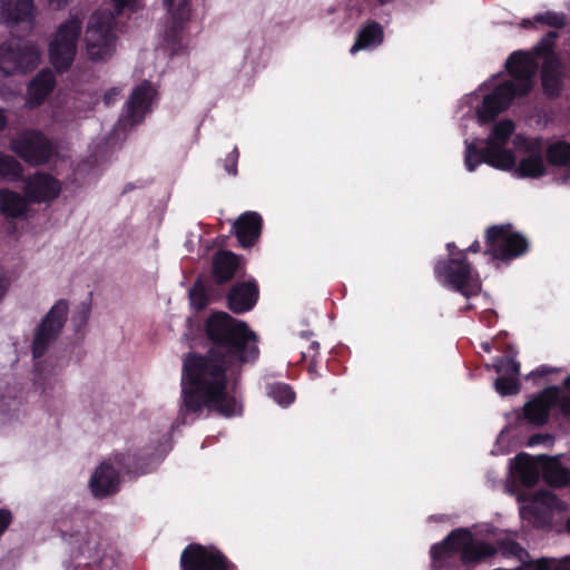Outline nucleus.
<instances>
[{
  "mask_svg": "<svg viewBox=\"0 0 570 570\" xmlns=\"http://www.w3.org/2000/svg\"><path fill=\"white\" fill-rule=\"evenodd\" d=\"M434 276L443 286L460 293L468 299L478 296L481 292L478 273L465 257V252H458L456 257L439 259L434 265Z\"/></svg>",
  "mask_w": 570,
  "mask_h": 570,
  "instance_id": "4",
  "label": "nucleus"
},
{
  "mask_svg": "<svg viewBox=\"0 0 570 570\" xmlns=\"http://www.w3.org/2000/svg\"><path fill=\"white\" fill-rule=\"evenodd\" d=\"M238 157L239 153L238 149L235 147L225 158L224 167L228 175H237Z\"/></svg>",
  "mask_w": 570,
  "mask_h": 570,
  "instance_id": "43",
  "label": "nucleus"
},
{
  "mask_svg": "<svg viewBox=\"0 0 570 570\" xmlns=\"http://www.w3.org/2000/svg\"><path fill=\"white\" fill-rule=\"evenodd\" d=\"M81 29L82 21L78 17H70L58 27L48 49L50 63L57 72L63 73L72 66Z\"/></svg>",
  "mask_w": 570,
  "mask_h": 570,
  "instance_id": "6",
  "label": "nucleus"
},
{
  "mask_svg": "<svg viewBox=\"0 0 570 570\" xmlns=\"http://www.w3.org/2000/svg\"><path fill=\"white\" fill-rule=\"evenodd\" d=\"M115 13L109 10H97L88 20L85 32L87 55L92 61H105L115 52L116 36L114 32L116 16L122 13L135 0H112Z\"/></svg>",
  "mask_w": 570,
  "mask_h": 570,
  "instance_id": "2",
  "label": "nucleus"
},
{
  "mask_svg": "<svg viewBox=\"0 0 570 570\" xmlns=\"http://www.w3.org/2000/svg\"><path fill=\"white\" fill-rule=\"evenodd\" d=\"M22 165L14 157L0 151V178L17 181L22 178Z\"/></svg>",
  "mask_w": 570,
  "mask_h": 570,
  "instance_id": "34",
  "label": "nucleus"
},
{
  "mask_svg": "<svg viewBox=\"0 0 570 570\" xmlns=\"http://www.w3.org/2000/svg\"><path fill=\"white\" fill-rule=\"evenodd\" d=\"M485 164L497 169L511 170L515 166V155L512 150L505 149L504 146L491 142L487 145Z\"/></svg>",
  "mask_w": 570,
  "mask_h": 570,
  "instance_id": "28",
  "label": "nucleus"
},
{
  "mask_svg": "<svg viewBox=\"0 0 570 570\" xmlns=\"http://www.w3.org/2000/svg\"><path fill=\"white\" fill-rule=\"evenodd\" d=\"M383 40L384 31L382 26L376 21H370L357 32L355 42L351 48V53L354 55L360 50L377 47Z\"/></svg>",
  "mask_w": 570,
  "mask_h": 570,
  "instance_id": "25",
  "label": "nucleus"
},
{
  "mask_svg": "<svg viewBox=\"0 0 570 570\" xmlns=\"http://www.w3.org/2000/svg\"><path fill=\"white\" fill-rule=\"evenodd\" d=\"M318 348H320L318 342H316V341L312 342L308 346V354L311 356L314 355L316 357V355L318 354Z\"/></svg>",
  "mask_w": 570,
  "mask_h": 570,
  "instance_id": "54",
  "label": "nucleus"
},
{
  "mask_svg": "<svg viewBox=\"0 0 570 570\" xmlns=\"http://www.w3.org/2000/svg\"><path fill=\"white\" fill-rule=\"evenodd\" d=\"M534 22L546 24L556 29H562L567 26V16L562 12L546 11L534 16L533 20L524 19L521 23L524 28H532Z\"/></svg>",
  "mask_w": 570,
  "mask_h": 570,
  "instance_id": "32",
  "label": "nucleus"
},
{
  "mask_svg": "<svg viewBox=\"0 0 570 570\" xmlns=\"http://www.w3.org/2000/svg\"><path fill=\"white\" fill-rule=\"evenodd\" d=\"M554 560L541 558L535 561L533 570H553Z\"/></svg>",
  "mask_w": 570,
  "mask_h": 570,
  "instance_id": "48",
  "label": "nucleus"
},
{
  "mask_svg": "<svg viewBox=\"0 0 570 570\" xmlns=\"http://www.w3.org/2000/svg\"><path fill=\"white\" fill-rule=\"evenodd\" d=\"M492 367L498 374L504 376H519L520 374V363L514 358V355L495 357Z\"/></svg>",
  "mask_w": 570,
  "mask_h": 570,
  "instance_id": "38",
  "label": "nucleus"
},
{
  "mask_svg": "<svg viewBox=\"0 0 570 570\" xmlns=\"http://www.w3.org/2000/svg\"><path fill=\"white\" fill-rule=\"evenodd\" d=\"M481 347L484 352L490 353L491 352V343L490 342H482Z\"/></svg>",
  "mask_w": 570,
  "mask_h": 570,
  "instance_id": "58",
  "label": "nucleus"
},
{
  "mask_svg": "<svg viewBox=\"0 0 570 570\" xmlns=\"http://www.w3.org/2000/svg\"><path fill=\"white\" fill-rule=\"evenodd\" d=\"M28 203L19 193L11 189H0V213L7 218L22 217Z\"/></svg>",
  "mask_w": 570,
  "mask_h": 570,
  "instance_id": "27",
  "label": "nucleus"
},
{
  "mask_svg": "<svg viewBox=\"0 0 570 570\" xmlns=\"http://www.w3.org/2000/svg\"><path fill=\"white\" fill-rule=\"evenodd\" d=\"M185 24L178 22H170L165 32V40L170 45L174 51H177L181 43V35Z\"/></svg>",
  "mask_w": 570,
  "mask_h": 570,
  "instance_id": "42",
  "label": "nucleus"
},
{
  "mask_svg": "<svg viewBox=\"0 0 570 570\" xmlns=\"http://www.w3.org/2000/svg\"><path fill=\"white\" fill-rule=\"evenodd\" d=\"M563 386L570 392V375L563 381Z\"/></svg>",
  "mask_w": 570,
  "mask_h": 570,
  "instance_id": "59",
  "label": "nucleus"
},
{
  "mask_svg": "<svg viewBox=\"0 0 570 570\" xmlns=\"http://www.w3.org/2000/svg\"><path fill=\"white\" fill-rule=\"evenodd\" d=\"M505 69L517 86L515 91L521 96H527L533 88V77L537 70L532 57L525 51H514L507 59Z\"/></svg>",
  "mask_w": 570,
  "mask_h": 570,
  "instance_id": "14",
  "label": "nucleus"
},
{
  "mask_svg": "<svg viewBox=\"0 0 570 570\" xmlns=\"http://www.w3.org/2000/svg\"><path fill=\"white\" fill-rule=\"evenodd\" d=\"M56 86V77L50 69L40 70L27 88V104L38 107L45 102Z\"/></svg>",
  "mask_w": 570,
  "mask_h": 570,
  "instance_id": "21",
  "label": "nucleus"
},
{
  "mask_svg": "<svg viewBox=\"0 0 570 570\" xmlns=\"http://www.w3.org/2000/svg\"><path fill=\"white\" fill-rule=\"evenodd\" d=\"M556 406L560 409V412L563 416L570 417V396L569 395H560L558 391V401L556 402Z\"/></svg>",
  "mask_w": 570,
  "mask_h": 570,
  "instance_id": "45",
  "label": "nucleus"
},
{
  "mask_svg": "<svg viewBox=\"0 0 570 570\" xmlns=\"http://www.w3.org/2000/svg\"><path fill=\"white\" fill-rule=\"evenodd\" d=\"M515 473L519 475L521 483L527 488L534 487L540 479L538 462L543 463L550 461L548 455L531 456L528 453H519L515 458Z\"/></svg>",
  "mask_w": 570,
  "mask_h": 570,
  "instance_id": "23",
  "label": "nucleus"
},
{
  "mask_svg": "<svg viewBox=\"0 0 570 570\" xmlns=\"http://www.w3.org/2000/svg\"><path fill=\"white\" fill-rule=\"evenodd\" d=\"M481 250V245L479 240H474L466 249H460L459 252H465V256L469 253L475 254Z\"/></svg>",
  "mask_w": 570,
  "mask_h": 570,
  "instance_id": "52",
  "label": "nucleus"
},
{
  "mask_svg": "<svg viewBox=\"0 0 570 570\" xmlns=\"http://www.w3.org/2000/svg\"><path fill=\"white\" fill-rule=\"evenodd\" d=\"M561 59L543 61L541 67V86L543 94L551 99L558 98L563 89Z\"/></svg>",
  "mask_w": 570,
  "mask_h": 570,
  "instance_id": "22",
  "label": "nucleus"
},
{
  "mask_svg": "<svg viewBox=\"0 0 570 570\" xmlns=\"http://www.w3.org/2000/svg\"><path fill=\"white\" fill-rule=\"evenodd\" d=\"M494 389L502 396L517 395L521 390V383H520L518 376L500 375L494 381Z\"/></svg>",
  "mask_w": 570,
  "mask_h": 570,
  "instance_id": "39",
  "label": "nucleus"
},
{
  "mask_svg": "<svg viewBox=\"0 0 570 570\" xmlns=\"http://www.w3.org/2000/svg\"><path fill=\"white\" fill-rule=\"evenodd\" d=\"M550 371L546 367V366H540L539 368H537L535 371L531 372V376H544L549 373Z\"/></svg>",
  "mask_w": 570,
  "mask_h": 570,
  "instance_id": "55",
  "label": "nucleus"
},
{
  "mask_svg": "<svg viewBox=\"0 0 570 570\" xmlns=\"http://www.w3.org/2000/svg\"><path fill=\"white\" fill-rule=\"evenodd\" d=\"M543 476L550 485L556 488H562L570 484V471L561 465L546 466Z\"/></svg>",
  "mask_w": 570,
  "mask_h": 570,
  "instance_id": "36",
  "label": "nucleus"
},
{
  "mask_svg": "<svg viewBox=\"0 0 570 570\" xmlns=\"http://www.w3.org/2000/svg\"><path fill=\"white\" fill-rule=\"evenodd\" d=\"M497 550L500 551L503 557H515L519 560H523V557L528 554L519 542L510 539L499 541Z\"/></svg>",
  "mask_w": 570,
  "mask_h": 570,
  "instance_id": "40",
  "label": "nucleus"
},
{
  "mask_svg": "<svg viewBox=\"0 0 570 570\" xmlns=\"http://www.w3.org/2000/svg\"><path fill=\"white\" fill-rule=\"evenodd\" d=\"M39 60L40 51L30 40L16 38L0 45V70L7 76L32 71Z\"/></svg>",
  "mask_w": 570,
  "mask_h": 570,
  "instance_id": "8",
  "label": "nucleus"
},
{
  "mask_svg": "<svg viewBox=\"0 0 570 570\" xmlns=\"http://www.w3.org/2000/svg\"><path fill=\"white\" fill-rule=\"evenodd\" d=\"M472 535L468 528H458L452 530L441 542L434 543L430 550L433 569L442 570L446 566L448 559L458 552L461 557L472 541Z\"/></svg>",
  "mask_w": 570,
  "mask_h": 570,
  "instance_id": "13",
  "label": "nucleus"
},
{
  "mask_svg": "<svg viewBox=\"0 0 570 570\" xmlns=\"http://www.w3.org/2000/svg\"><path fill=\"white\" fill-rule=\"evenodd\" d=\"M515 125L511 119H503L497 122L493 126L491 135L487 139V145L489 144H500V146H505L511 135L514 132Z\"/></svg>",
  "mask_w": 570,
  "mask_h": 570,
  "instance_id": "35",
  "label": "nucleus"
},
{
  "mask_svg": "<svg viewBox=\"0 0 570 570\" xmlns=\"http://www.w3.org/2000/svg\"><path fill=\"white\" fill-rule=\"evenodd\" d=\"M175 0H164L166 7H171Z\"/></svg>",
  "mask_w": 570,
  "mask_h": 570,
  "instance_id": "60",
  "label": "nucleus"
},
{
  "mask_svg": "<svg viewBox=\"0 0 570 570\" xmlns=\"http://www.w3.org/2000/svg\"><path fill=\"white\" fill-rule=\"evenodd\" d=\"M546 159L551 166H570V142L557 140L550 144L546 149Z\"/></svg>",
  "mask_w": 570,
  "mask_h": 570,
  "instance_id": "30",
  "label": "nucleus"
},
{
  "mask_svg": "<svg viewBox=\"0 0 570 570\" xmlns=\"http://www.w3.org/2000/svg\"><path fill=\"white\" fill-rule=\"evenodd\" d=\"M151 99V85L144 81L136 86L126 102V121L131 126L142 120L149 108Z\"/></svg>",
  "mask_w": 570,
  "mask_h": 570,
  "instance_id": "20",
  "label": "nucleus"
},
{
  "mask_svg": "<svg viewBox=\"0 0 570 570\" xmlns=\"http://www.w3.org/2000/svg\"><path fill=\"white\" fill-rule=\"evenodd\" d=\"M36 8L33 0H0V22L9 28L21 23H33Z\"/></svg>",
  "mask_w": 570,
  "mask_h": 570,
  "instance_id": "19",
  "label": "nucleus"
},
{
  "mask_svg": "<svg viewBox=\"0 0 570 570\" xmlns=\"http://www.w3.org/2000/svg\"><path fill=\"white\" fill-rule=\"evenodd\" d=\"M181 570H238L219 549L200 543L188 544L180 554Z\"/></svg>",
  "mask_w": 570,
  "mask_h": 570,
  "instance_id": "9",
  "label": "nucleus"
},
{
  "mask_svg": "<svg viewBox=\"0 0 570 570\" xmlns=\"http://www.w3.org/2000/svg\"><path fill=\"white\" fill-rule=\"evenodd\" d=\"M553 570H570V557H566L558 562L554 561Z\"/></svg>",
  "mask_w": 570,
  "mask_h": 570,
  "instance_id": "49",
  "label": "nucleus"
},
{
  "mask_svg": "<svg viewBox=\"0 0 570 570\" xmlns=\"http://www.w3.org/2000/svg\"><path fill=\"white\" fill-rule=\"evenodd\" d=\"M48 6L55 10H60L66 7L68 0H46Z\"/></svg>",
  "mask_w": 570,
  "mask_h": 570,
  "instance_id": "50",
  "label": "nucleus"
},
{
  "mask_svg": "<svg viewBox=\"0 0 570 570\" xmlns=\"http://www.w3.org/2000/svg\"><path fill=\"white\" fill-rule=\"evenodd\" d=\"M259 298V288L254 278L232 285L226 294L227 307L235 314H244L254 308Z\"/></svg>",
  "mask_w": 570,
  "mask_h": 570,
  "instance_id": "16",
  "label": "nucleus"
},
{
  "mask_svg": "<svg viewBox=\"0 0 570 570\" xmlns=\"http://www.w3.org/2000/svg\"><path fill=\"white\" fill-rule=\"evenodd\" d=\"M9 285L10 283L8 277L6 276V272L3 267L0 265V301L6 296Z\"/></svg>",
  "mask_w": 570,
  "mask_h": 570,
  "instance_id": "47",
  "label": "nucleus"
},
{
  "mask_svg": "<svg viewBox=\"0 0 570 570\" xmlns=\"http://www.w3.org/2000/svg\"><path fill=\"white\" fill-rule=\"evenodd\" d=\"M267 395L272 397L278 405L283 407L294 403L296 394L293 387L283 382H275L267 385Z\"/></svg>",
  "mask_w": 570,
  "mask_h": 570,
  "instance_id": "31",
  "label": "nucleus"
},
{
  "mask_svg": "<svg viewBox=\"0 0 570 570\" xmlns=\"http://www.w3.org/2000/svg\"><path fill=\"white\" fill-rule=\"evenodd\" d=\"M90 315V306L82 303L73 315V321L77 323L78 330L85 326Z\"/></svg>",
  "mask_w": 570,
  "mask_h": 570,
  "instance_id": "44",
  "label": "nucleus"
},
{
  "mask_svg": "<svg viewBox=\"0 0 570 570\" xmlns=\"http://www.w3.org/2000/svg\"><path fill=\"white\" fill-rule=\"evenodd\" d=\"M558 401V387L549 386L541 391L533 399L528 401L523 406L524 419L533 425H544L549 417L551 410L556 406Z\"/></svg>",
  "mask_w": 570,
  "mask_h": 570,
  "instance_id": "15",
  "label": "nucleus"
},
{
  "mask_svg": "<svg viewBox=\"0 0 570 570\" xmlns=\"http://www.w3.org/2000/svg\"><path fill=\"white\" fill-rule=\"evenodd\" d=\"M8 120L4 110L0 108V131L7 127Z\"/></svg>",
  "mask_w": 570,
  "mask_h": 570,
  "instance_id": "56",
  "label": "nucleus"
},
{
  "mask_svg": "<svg viewBox=\"0 0 570 570\" xmlns=\"http://www.w3.org/2000/svg\"><path fill=\"white\" fill-rule=\"evenodd\" d=\"M547 434H533L529 438L528 444L530 446L541 443L543 440L548 439Z\"/></svg>",
  "mask_w": 570,
  "mask_h": 570,
  "instance_id": "51",
  "label": "nucleus"
},
{
  "mask_svg": "<svg viewBox=\"0 0 570 570\" xmlns=\"http://www.w3.org/2000/svg\"><path fill=\"white\" fill-rule=\"evenodd\" d=\"M119 95H120V89L118 87L110 88L109 90H107L104 94V97H102L104 104L107 107L114 105L117 101Z\"/></svg>",
  "mask_w": 570,
  "mask_h": 570,
  "instance_id": "46",
  "label": "nucleus"
},
{
  "mask_svg": "<svg viewBox=\"0 0 570 570\" xmlns=\"http://www.w3.org/2000/svg\"><path fill=\"white\" fill-rule=\"evenodd\" d=\"M465 146L464 165L469 171H474L480 164L485 163L487 147L480 148L475 142L469 141H465Z\"/></svg>",
  "mask_w": 570,
  "mask_h": 570,
  "instance_id": "37",
  "label": "nucleus"
},
{
  "mask_svg": "<svg viewBox=\"0 0 570 570\" xmlns=\"http://www.w3.org/2000/svg\"><path fill=\"white\" fill-rule=\"evenodd\" d=\"M512 80L499 83L490 94L485 95L476 108L478 119L481 124L492 122L501 112L510 108L515 98L522 97L515 91Z\"/></svg>",
  "mask_w": 570,
  "mask_h": 570,
  "instance_id": "11",
  "label": "nucleus"
},
{
  "mask_svg": "<svg viewBox=\"0 0 570 570\" xmlns=\"http://www.w3.org/2000/svg\"><path fill=\"white\" fill-rule=\"evenodd\" d=\"M246 259L228 249L217 250L212 258V283L220 287L229 284L236 276H245Z\"/></svg>",
  "mask_w": 570,
  "mask_h": 570,
  "instance_id": "12",
  "label": "nucleus"
},
{
  "mask_svg": "<svg viewBox=\"0 0 570 570\" xmlns=\"http://www.w3.org/2000/svg\"><path fill=\"white\" fill-rule=\"evenodd\" d=\"M68 302L63 298L57 301L55 305L45 315L35 330L31 352L35 360L36 381L45 384L46 368L41 360L50 345L58 340L68 316Z\"/></svg>",
  "mask_w": 570,
  "mask_h": 570,
  "instance_id": "3",
  "label": "nucleus"
},
{
  "mask_svg": "<svg viewBox=\"0 0 570 570\" xmlns=\"http://www.w3.org/2000/svg\"><path fill=\"white\" fill-rule=\"evenodd\" d=\"M61 191L60 181L47 173L38 171L26 181L24 194L35 204L56 199Z\"/></svg>",
  "mask_w": 570,
  "mask_h": 570,
  "instance_id": "17",
  "label": "nucleus"
},
{
  "mask_svg": "<svg viewBox=\"0 0 570 570\" xmlns=\"http://www.w3.org/2000/svg\"><path fill=\"white\" fill-rule=\"evenodd\" d=\"M547 173L543 157L540 151L533 153L519 161L517 174L521 178H539Z\"/></svg>",
  "mask_w": 570,
  "mask_h": 570,
  "instance_id": "29",
  "label": "nucleus"
},
{
  "mask_svg": "<svg viewBox=\"0 0 570 570\" xmlns=\"http://www.w3.org/2000/svg\"><path fill=\"white\" fill-rule=\"evenodd\" d=\"M559 38V33L554 30L548 31L544 37L533 47L532 52L538 58H542L543 61L550 59H560L554 52L556 40Z\"/></svg>",
  "mask_w": 570,
  "mask_h": 570,
  "instance_id": "33",
  "label": "nucleus"
},
{
  "mask_svg": "<svg viewBox=\"0 0 570 570\" xmlns=\"http://www.w3.org/2000/svg\"><path fill=\"white\" fill-rule=\"evenodd\" d=\"M446 248H448V250H449V255H450L449 257H456V256H458V252H456V253H454V250L456 249L455 244H453V243H449V244L446 245Z\"/></svg>",
  "mask_w": 570,
  "mask_h": 570,
  "instance_id": "57",
  "label": "nucleus"
},
{
  "mask_svg": "<svg viewBox=\"0 0 570 570\" xmlns=\"http://www.w3.org/2000/svg\"><path fill=\"white\" fill-rule=\"evenodd\" d=\"M567 530H568V532L570 533V518H569V519H568V521H567Z\"/></svg>",
  "mask_w": 570,
  "mask_h": 570,
  "instance_id": "62",
  "label": "nucleus"
},
{
  "mask_svg": "<svg viewBox=\"0 0 570 570\" xmlns=\"http://www.w3.org/2000/svg\"><path fill=\"white\" fill-rule=\"evenodd\" d=\"M114 461L118 469L109 462H102L92 474L89 485L94 497L106 498L118 491L120 472L144 473L147 463L138 452L116 453Z\"/></svg>",
  "mask_w": 570,
  "mask_h": 570,
  "instance_id": "5",
  "label": "nucleus"
},
{
  "mask_svg": "<svg viewBox=\"0 0 570 570\" xmlns=\"http://www.w3.org/2000/svg\"><path fill=\"white\" fill-rule=\"evenodd\" d=\"M497 552L498 550L493 544L475 541L472 535V541L464 549L460 560L463 566L471 567L492 558Z\"/></svg>",
  "mask_w": 570,
  "mask_h": 570,
  "instance_id": "26",
  "label": "nucleus"
},
{
  "mask_svg": "<svg viewBox=\"0 0 570 570\" xmlns=\"http://www.w3.org/2000/svg\"><path fill=\"white\" fill-rule=\"evenodd\" d=\"M223 297V291L212 283L206 285L200 278L196 279L189 289V299L191 306L202 311L208 306L212 299H219Z\"/></svg>",
  "mask_w": 570,
  "mask_h": 570,
  "instance_id": "24",
  "label": "nucleus"
},
{
  "mask_svg": "<svg viewBox=\"0 0 570 570\" xmlns=\"http://www.w3.org/2000/svg\"><path fill=\"white\" fill-rule=\"evenodd\" d=\"M173 22H178L186 24L190 18V2L189 0H180L178 4L174 8L168 7Z\"/></svg>",
  "mask_w": 570,
  "mask_h": 570,
  "instance_id": "41",
  "label": "nucleus"
},
{
  "mask_svg": "<svg viewBox=\"0 0 570 570\" xmlns=\"http://www.w3.org/2000/svg\"><path fill=\"white\" fill-rule=\"evenodd\" d=\"M485 255L492 261L510 262L529 250L528 239L511 224L492 225L485 230Z\"/></svg>",
  "mask_w": 570,
  "mask_h": 570,
  "instance_id": "7",
  "label": "nucleus"
},
{
  "mask_svg": "<svg viewBox=\"0 0 570 570\" xmlns=\"http://www.w3.org/2000/svg\"><path fill=\"white\" fill-rule=\"evenodd\" d=\"M205 336L207 353L188 352L183 361L180 411L199 415L206 409L226 419L240 416L238 376L242 365L259 355L257 336L246 322L226 312L207 317Z\"/></svg>",
  "mask_w": 570,
  "mask_h": 570,
  "instance_id": "1",
  "label": "nucleus"
},
{
  "mask_svg": "<svg viewBox=\"0 0 570 570\" xmlns=\"http://www.w3.org/2000/svg\"><path fill=\"white\" fill-rule=\"evenodd\" d=\"M10 149L31 165H45L53 155L49 139L39 130H26L11 139Z\"/></svg>",
  "mask_w": 570,
  "mask_h": 570,
  "instance_id": "10",
  "label": "nucleus"
},
{
  "mask_svg": "<svg viewBox=\"0 0 570 570\" xmlns=\"http://www.w3.org/2000/svg\"><path fill=\"white\" fill-rule=\"evenodd\" d=\"M316 368H317V361H316V357L314 355H312V357L308 362V365H307V371H308V373L313 374V373H316Z\"/></svg>",
  "mask_w": 570,
  "mask_h": 570,
  "instance_id": "53",
  "label": "nucleus"
},
{
  "mask_svg": "<svg viewBox=\"0 0 570 570\" xmlns=\"http://www.w3.org/2000/svg\"><path fill=\"white\" fill-rule=\"evenodd\" d=\"M263 229V218L257 212L240 214L232 225V234L242 248H250L258 242Z\"/></svg>",
  "mask_w": 570,
  "mask_h": 570,
  "instance_id": "18",
  "label": "nucleus"
},
{
  "mask_svg": "<svg viewBox=\"0 0 570 570\" xmlns=\"http://www.w3.org/2000/svg\"><path fill=\"white\" fill-rule=\"evenodd\" d=\"M472 307H473L472 304H466L464 307V311H470Z\"/></svg>",
  "mask_w": 570,
  "mask_h": 570,
  "instance_id": "61",
  "label": "nucleus"
}]
</instances>
